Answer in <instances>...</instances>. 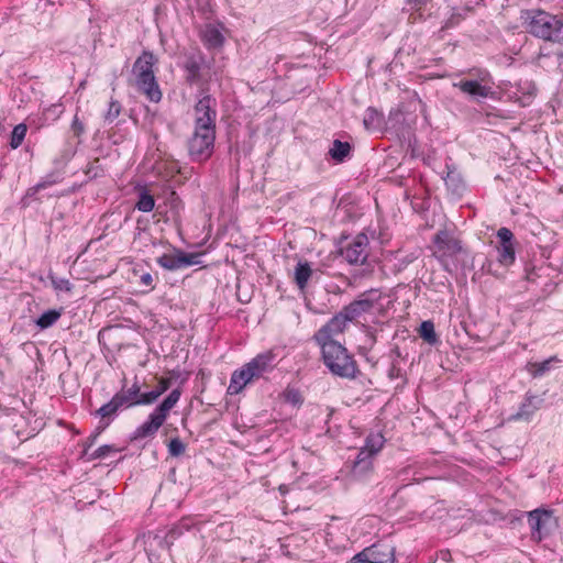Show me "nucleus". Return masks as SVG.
Returning <instances> with one entry per match:
<instances>
[{"label":"nucleus","instance_id":"nucleus-1","mask_svg":"<svg viewBox=\"0 0 563 563\" xmlns=\"http://www.w3.org/2000/svg\"><path fill=\"white\" fill-rule=\"evenodd\" d=\"M322 360L331 374L341 378L353 379L358 374L357 363L341 343L319 345Z\"/></svg>","mask_w":563,"mask_h":563},{"label":"nucleus","instance_id":"nucleus-2","mask_svg":"<svg viewBox=\"0 0 563 563\" xmlns=\"http://www.w3.org/2000/svg\"><path fill=\"white\" fill-rule=\"evenodd\" d=\"M156 62L157 59L152 52L144 51L133 65L136 88L152 102H159L162 99V91L153 70Z\"/></svg>","mask_w":563,"mask_h":563},{"label":"nucleus","instance_id":"nucleus-3","mask_svg":"<svg viewBox=\"0 0 563 563\" xmlns=\"http://www.w3.org/2000/svg\"><path fill=\"white\" fill-rule=\"evenodd\" d=\"M530 34L551 42H563V21L544 11L532 12L528 22Z\"/></svg>","mask_w":563,"mask_h":563},{"label":"nucleus","instance_id":"nucleus-4","mask_svg":"<svg viewBox=\"0 0 563 563\" xmlns=\"http://www.w3.org/2000/svg\"><path fill=\"white\" fill-rule=\"evenodd\" d=\"M216 130L194 128L187 139L186 146L192 162L201 163L209 159L214 150Z\"/></svg>","mask_w":563,"mask_h":563},{"label":"nucleus","instance_id":"nucleus-5","mask_svg":"<svg viewBox=\"0 0 563 563\" xmlns=\"http://www.w3.org/2000/svg\"><path fill=\"white\" fill-rule=\"evenodd\" d=\"M217 117V100L207 89H201L192 109L194 128L216 130Z\"/></svg>","mask_w":563,"mask_h":563},{"label":"nucleus","instance_id":"nucleus-6","mask_svg":"<svg viewBox=\"0 0 563 563\" xmlns=\"http://www.w3.org/2000/svg\"><path fill=\"white\" fill-rule=\"evenodd\" d=\"M488 71L479 70L477 79H461L457 82H453V87L459 88L470 99L482 101L493 97L495 93L492 85L488 84Z\"/></svg>","mask_w":563,"mask_h":563},{"label":"nucleus","instance_id":"nucleus-7","mask_svg":"<svg viewBox=\"0 0 563 563\" xmlns=\"http://www.w3.org/2000/svg\"><path fill=\"white\" fill-rule=\"evenodd\" d=\"M347 324V319L342 311H340L314 333L313 340L318 345H324L325 343H339L334 340V336L343 333Z\"/></svg>","mask_w":563,"mask_h":563},{"label":"nucleus","instance_id":"nucleus-8","mask_svg":"<svg viewBox=\"0 0 563 563\" xmlns=\"http://www.w3.org/2000/svg\"><path fill=\"white\" fill-rule=\"evenodd\" d=\"M394 549L388 544H373L355 554L351 563H394Z\"/></svg>","mask_w":563,"mask_h":563},{"label":"nucleus","instance_id":"nucleus-9","mask_svg":"<svg viewBox=\"0 0 563 563\" xmlns=\"http://www.w3.org/2000/svg\"><path fill=\"white\" fill-rule=\"evenodd\" d=\"M199 256L198 253H185L179 249H174V253L159 256L157 263L167 271H177L199 264Z\"/></svg>","mask_w":563,"mask_h":563},{"label":"nucleus","instance_id":"nucleus-10","mask_svg":"<svg viewBox=\"0 0 563 563\" xmlns=\"http://www.w3.org/2000/svg\"><path fill=\"white\" fill-rule=\"evenodd\" d=\"M552 511L544 509H534L528 514V525L531 529L533 539L541 540L554 525Z\"/></svg>","mask_w":563,"mask_h":563},{"label":"nucleus","instance_id":"nucleus-11","mask_svg":"<svg viewBox=\"0 0 563 563\" xmlns=\"http://www.w3.org/2000/svg\"><path fill=\"white\" fill-rule=\"evenodd\" d=\"M368 239L365 234L356 235L340 250L341 256L350 264H363L367 258Z\"/></svg>","mask_w":563,"mask_h":563},{"label":"nucleus","instance_id":"nucleus-12","mask_svg":"<svg viewBox=\"0 0 563 563\" xmlns=\"http://www.w3.org/2000/svg\"><path fill=\"white\" fill-rule=\"evenodd\" d=\"M498 246H497V260L503 266H509L514 264L516 260L515 246H514V233L508 228H500L497 231Z\"/></svg>","mask_w":563,"mask_h":563},{"label":"nucleus","instance_id":"nucleus-13","mask_svg":"<svg viewBox=\"0 0 563 563\" xmlns=\"http://www.w3.org/2000/svg\"><path fill=\"white\" fill-rule=\"evenodd\" d=\"M206 67V57L202 53L198 52L187 55L184 62L186 81L190 85L200 84L203 80Z\"/></svg>","mask_w":563,"mask_h":563},{"label":"nucleus","instance_id":"nucleus-14","mask_svg":"<svg viewBox=\"0 0 563 563\" xmlns=\"http://www.w3.org/2000/svg\"><path fill=\"white\" fill-rule=\"evenodd\" d=\"M374 292V290H371L368 294H363L357 299L343 307L341 311L349 322L356 321L361 316L372 311L378 300V298L368 297V295H373Z\"/></svg>","mask_w":563,"mask_h":563},{"label":"nucleus","instance_id":"nucleus-15","mask_svg":"<svg viewBox=\"0 0 563 563\" xmlns=\"http://www.w3.org/2000/svg\"><path fill=\"white\" fill-rule=\"evenodd\" d=\"M165 421L166 420L155 411L151 412L148 419L135 429L131 440L137 441L146 438H153Z\"/></svg>","mask_w":563,"mask_h":563},{"label":"nucleus","instance_id":"nucleus-16","mask_svg":"<svg viewBox=\"0 0 563 563\" xmlns=\"http://www.w3.org/2000/svg\"><path fill=\"white\" fill-rule=\"evenodd\" d=\"M165 421L166 420L155 411L151 412L148 419L135 429L131 440L137 441L146 438H153Z\"/></svg>","mask_w":563,"mask_h":563},{"label":"nucleus","instance_id":"nucleus-17","mask_svg":"<svg viewBox=\"0 0 563 563\" xmlns=\"http://www.w3.org/2000/svg\"><path fill=\"white\" fill-rule=\"evenodd\" d=\"M256 380L254 372L245 364L242 368L236 369L232 373L228 393L230 395H236L250 383Z\"/></svg>","mask_w":563,"mask_h":563},{"label":"nucleus","instance_id":"nucleus-18","mask_svg":"<svg viewBox=\"0 0 563 563\" xmlns=\"http://www.w3.org/2000/svg\"><path fill=\"white\" fill-rule=\"evenodd\" d=\"M274 360V353L268 351L256 355L249 363H246V365L250 367L252 372H254L255 378L258 379L263 377L264 374L273 371V368L275 367Z\"/></svg>","mask_w":563,"mask_h":563},{"label":"nucleus","instance_id":"nucleus-19","mask_svg":"<svg viewBox=\"0 0 563 563\" xmlns=\"http://www.w3.org/2000/svg\"><path fill=\"white\" fill-rule=\"evenodd\" d=\"M542 399L538 398L533 395H526L523 401L521 402L519 410L511 415L508 420L510 421H530L532 416L540 408V404Z\"/></svg>","mask_w":563,"mask_h":563},{"label":"nucleus","instance_id":"nucleus-20","mask_svg":"<svg viewBox=\"0 0 563 563\" xmlns=\"http://www.w3.org/2000/svg\"><path fill=\"white\" fill-rule=\"evenodd\" d=\"M433 243L435 244L437 252L442 255L452 256L461 251V245L448 231H439L434 238Z\"/></svg>","mask_w":563,"mask_h":563},{"label":"nucleus","instance_id":"nucleus-21","mask_svg":"<svg viewBox=\"0 0 563 563\" xmlns=\"http://www.w3.org/2000/svg\"><path fill=\"white\" fill-rule=\"evenodd\" d=\"M201 41L208 49L222 47L224 44V36L219 25L206 24L200 32Z\"/></svg>","mask_w":563,"mask_h":563},{"label":"nucleus","instance_id":"nucleus-22","mask_svg":"<svg viewBox=\"0 0 563 563\" xmlns=\"http://www.w3.org/2000/svg\"><path fill=\"white\" fill-rule=\"evenodd\" d=\"M140 395V386L137 382H135L131 387L129 388H122L120 391H118L114 396L119 400V405H121L123 408H130L137 406V399Z\"/></svg>","mask_w":563,"mask_h":563},{"label":"nucleus","instance_id":"nucleus-23","mask_svg":"<svg viewBox=\"0 0 563 563\" xmlns=\"http://www.w3.org/2000/svg\"><path fill=\"white\" fill-rule=\"evenodd\" d=\"M312 275V268L308 262L299 261L295 267L294 280L300 290H305Z\"/></svg>","mask_w":563,"mask_h":563},{"label":"nucleus","instance_id":"nucleus-24","mask_svg":"<svg viewBox=\"0 0 563 563\" xmlns=\"http://www.w3.org/2000/svg\"><path fill=\"white\" fill-rule=\"evenodd\" d=\"M181 391L176 388L153 410L159 415L163 419H167L169 411L176 406L180 399Z\"/></svg>","mask_w":563,"mask_h":563},{"label":"nucleus","instance_id":"nucleus-25","mask_svg":"<svg viewBox=\"0 0 563 563\" xmlns=\"http://www.w3.org/2000/svg\"><path fill=\"white\" fill-rule=\"evenodd\" d=\"M352 146L349 142H342L334 140L332 146L329 150L331 158L338 163L344 162L351 154Z\"/></svg>","mask_w":563,"mask_h":563},{"label":"nucleus","instance_id":"nucleus-26","mask_svg":"<svg viewBox=\"0 0 563 563\" xmlns=\"http://www.w3.org/2000/svg\"><path fill=\"white\" fill-rule=\"evenodd\" d=\"M63 308L60 309H49L43 312L35 321V324L41 329H47L55 324L58 319L62 317Z\"/></svg>","mask_w":563,"mask_h":563},{"label":"nucleus","instance_id":"nucleus-27","mask_svg":"<svg viewBox=\"0 0 563 563\" xmlns=\"http://www.w3.org/2000/svg\"><path fill=\"white\" fill-rule=\"evenodd\" d=\"M121 408L123 407L119 405V400L113 396L109 402L104 404L96 411V416L101 418L100 423L106 422L104 419H108L107 421L110 422L111 418H113Z\"/></svg>","mask_w":563,"mask_h":563},{"label":"nucleus","instance_id":"nucleus-28","mask_svg":"<svg viewBox=\"0 0 563 563\" xmlns=\"http://www.w3.org/2000/svg\"><path fill=\"white\" fill-rule=\"evenodd\" d=\"M418 332H419L420 338L423 339L427 343H429L431 345H434L439 342V338L434 330V324L430 320L423 321L420 324Z\"/></svg>","mask_w":563,"mask_h":563},{"label":"nucleus","instance_id":"nucleus-29","mask_svg":"<svg viewBox=\"0 0 563 563\" xmlns=\"http://www.w3.org/2000/svg\"><path fill=\"white\" fill-rule=\"evenodd\" d=\"M555 361V357H550L543 362L529 363L528 371L533 377L543 376L547 372L550 371L551 364Z\"/></svg>","mask_w":563,"mask_h":563},{"label":"nucleus","instance_id":"nucleus-30","mask_svg":"<svg viewBox=\"0 0 563 563\" xmlns=\"http://www.w3.org/2000/svg\"><path fill=\"white\" fill-rule=\"evenodd\" d=\"M135 207L142 212H151L155 207V199L146 189H143L139 194Z\"/></svg>","mask_w":563,"mask_h":563},{"label":"nucleus","instance_id":"nucleus-31","mask_svg":"<svg viewBox=\"0 0 563 563\" xmlns=\"http://www.w3.org/2000/svg\"><path fill=\"white\" fill-rule=\"evenodd\" d=\"M187 530H189V525L186 521H180L169 529L165 537V542L170 547Z\"/></svg>","mask_w":563,"mask_h":563},{"label":"nucleus","instance_id":"nucleus-32","mask_svg":"<svg viewBox=\"0 0 563 563\" xmlns=\"http://www.w3.org/2000/svg\"><path fill=\"white\" fill-rule=\"evenodd\" d=\"M26 131H27V128L24 123H20L13 128V131L11 133V139H10L11 148L15 150L22 144V142L26 135Z\"/></svg>","mask_w":563,"mask_h":563},{"label":"nucleus","instance_id":"nucleus-33","mask_svg":"<svg viewBox=\"0 0 563 563\" xmlns=\"http://www.w3.org/2000/svg\"><path fill=\"white\" fill-rule=\"evenodd\" d=\"M373 468V461L355 460L352 467V475L355 478L366 476Z\"/></svg>","mask_w":563,"mask_h":563},{"label":"nucleus","instance_id":"nucleus-34","mask_svg":"<svg viewBox=\"0 0 563 563\" xmlns=\"http://www.w3.org/2000/svg\"><path fill=\"white\" fill-rule=\"evenodd\" d=\"M48 278L51 279L52 286L56 291H71L73 284L67 278L58 277L53 273L48 274Z\"/></svg>","mask_w":563,"mask_h":563},{"label":"nucleus","instance_id":"nucleus-35","mask_svg":"<svg viewBox=\"0 0 563 563\" xmlns=\"http://www.w3.org/2000/svg\"><path fill=\"white\" fill-rule=\"evenodd\" d=\"M384 445V437L380 433H371L365 441V446L374 454L380 451Z\"/></svg>","mask_w":563,"mask_h":563},{"label":"nucleus","instance_id":"nucleus-36","mask_svg":"<svg viewBox=\"0 0 563 563\" xmlns=\"http://www.w3.org/2000/svg\"><path fill=\"white\" fill-rule=\"evenodd\" d=\"M186 450L185 444L179 438H174L168 443V453L174 456H180Z\"/></svg>","mask_w":563,"mask_h":563},{"label":"nucleus","instance_id":"nucleus-37","mask_svg":"<svg viewBox=\"0 0 563 563\" xmlns=\"http://www.w3.org/2000/svg\"><path fill=\"white\" fill-rule=\"evenodd\" d=\"M121 112V104L117 100H111L109 103L108 111L104 115L106 121L113 122Z\"/></svg>","mask_w":563,"mask_h":563},{"label":"nucleus","instance_id":"nucleus-38","mask_svg":"<svg viewBox=\"0 0 563 563\" xmlns=\"http://www.w3.org/2000/svg\"><path fill=\"white\" fill-rule=\"evenodd\" d=\"M158 397H159V391H154V389L148 393L140 391L139 399L136 402H137V406L151 405V404L155 402L158 399Z\"/></svg>","mask_w":563,"mask_h":563},{"label":"nucleus","instance_id":"nucleus-39","mask_svg":"<svg viewBox=\"0 0 563 563\" xmlns=\"http://www.w3.org/2000/svg\"><path fill=\"white\" fill-rule=\"evenodd\" d=\"M63 111H64L63 104L55 103V104L49 106L47 109H45L44 115H45L46 120H48V119L56 120L59 118V115L63 113Z\"/></svg>","mask_w":563,"mask_h":563},{"label":"nucleus","instance_id":"nucleus-40","mask_svg":"<svg viewBox=\"0 0 563 563\" xmlns=\"http://www.w3.org/2000/svg\"><path fill=\"white\" fill-rule=\"evenodd\" d=\"M71 132L74 136L80 137L85 133V125L84 123L78 119L77 115L74 117L73 123H71Z\"/></svg>","mask_w":563,"mask_h":563},{"label":"nucleus","instance_id":"nucleus-41","mask_svg":"<svg viewBox=\"0 0 563 563\" xmlns=\"http://www.w3.org/2000/svg\"><path fill=\"white\" fill-rule=\"evenodd\" d=\"M112 450L110 445H101L93 453L92 459H101L108 455V453Z\"/></svg>","mask_w":563,"mask_h":563},{"label":"nucleus","instance_id":"nucleus-42","mask_svg":"<svg viewBox=\"0 0 563 563\" xmlns=\"http://www.w3.org/2000/svg\"><path fill=\"white\" fill-rule=\"evenodd\" d=\"M109 426V421L100 423L97 431L88 438V446L92 445L99 434Z\"/></svg>","mask_w":563,"mask_h":563},{"label":"nucleus","instance_id":"nucleus-43","mask_svg":"<svg viewBox=\"0 0 563 563\" xmlns=\"http://www.w3.org/2000/svg\"><path fill=\"white\" fill-rule=\"evenodd\" d=\"M374 453L371 452V450H367L366 448H362L356 456V460L362 461H373Z\"/></svg>","mask_w":563,"mask_h":563},{"label":"nucleus","instance_id":"nucleus-44","mask_svg":"<svg viewBox=\"0 0 563 563\" xmlns=\"http://www.w3.org/2000/svg\"><path fill=\"white\" fill-rule=\"evenodd\" d=\"M56 183H57V180H56L55 176L53 174H51V175H47L42 181H40L37 184H38V187H41L42 189H45L47 187L53 186Z\"/></svg>","mask_w":563,"mask_h":563},{"label":"nucleus","instance_id":"nucleus-45","mask_svg":"<svg viewBox=\"0 0 563 563\" xmlns=\"http://www.w3.org/2000/svg\"><path fill=\"white\" fill-rule=\"evenodd\" d=\"M170 386V380L167 378H162L158 382V385L154 389V391H159V396L163 395Z\"/></svg>","mask_w":563,"mask_h":563},{"label":"nucleus","instance_id":"nucleus-46","mask_svg":"<svg viewBox=\"0 0 563 563\" xmlns=\"http://www.w3.org/2000/svg\"><path fill=\"white\" fill-rule=\"evenodd\" d=\"M286 398L288 401L292 402V404H298L300 402V394L295 390V389H288L287 393H286Z\"/></svg>","mask_w":563,"mask_h":563},{"label":"nucleus","instance_id":"nucleus-47","mask_svg":"<svg viewBox=\"0 0 563 563\" xmlns=\"http://www.w3.org/2000/svg\"><path fill=\"white\" fill-rule=\"evenodd\" d=\"M99 159H96L95 162L90 163L88 168L86 169V174L89 176V177H97L98 176V164Z\"/></svg>","mask_w":563,"mask_h":563},{"label":"nucleus","instance_id":"nucleus-48","mask_svg":"<svg viewBox=\"0 0 563 563\" xmlns=\"http://www.w3.org/2000/svg\"><path fill=\"white\" fill-rule=\"evenodd\" d=\"M141 284L153 288V276L150 273H144L140 277Z\"/></svg>","mask_w":563,"mask_h":563},{"label":"nucleus","instance_id":"nucleus-49","mask_svg":"<svg viewBox=\"0 0 563 563\" xmlns=\"http://www.w3.org/2000/svg\"><path fill=\"white\" fill-rule=\"evenodd\" d=\"M40 190H42V188L38 187V184H36L35 186L27 189L25 197L34 198Z\"/></svg>","mask_w":563,"mask_h":563},{"label":"nucleus","instance_id":"nucleus-50","mask_svg":"<svg viewBox=\"0 0 563 563\" xmlns=\"http://www.w3.org/2000/svg\"><path fill=\"white\" fill-rule=\"evenodd\" d=\"M460 18H455V15H452L446 22H445V27H453L457 22H459Z\"/></svg>","mask_w":563,"mask_h":563},{"label":"nucleus","instance_id":"nucleus-51","mask_svg":"<svg viewBox=\"0 0 563 563\" xmlns=\"http://www.w3.org/2000/svg\"><path fill=\"white\" fill-rule=\"evenodd\" d=\"M553 56L556 59L559 66H561L563 64V52H555Z\"/></svg>","mask_w":563,"mask_h":563},{"label":"nucleus","instance_id":"nucleus-52","mask_svg":"<svg viewBox=\"0 0 563 563\" xmlns=\"http://www.w3.org/2000/svg\"><path fill=\"white\" fill-rule=\"evenodd\" d=\"M398 373H399V369L396 368V367H393L390 371H389V376L393 378L395 376H398Z\"/></svg>","mask_w":563,"mask_h":563},{"label":"nucleus","instance_id":"nucleus-53","mask_svg":"<svg viewBox=\"0 0 563 563\" xmlns=\"http://www.w3.org/2000/svg\"><path fill=\"white\" fill-rule=\"evenodd\" d=\"M453 180H454L453 177L448 175V177L445 178V184L450 187V186H452Z\"/></svg>","mask_w":563,"mask_h":563},{"label":"nucleus","instance_id":"nucleus-54","mask_svg":"<svg viewBox=\"0 0 563 563\" xmlns=\"http://www.w3.org/2000/svg\"><path fill=\"white\" fill-rule=\"evenodd\" d=\"M462 188H463V184H459V185H456V186H455L454 190H456V191H457V190H460V189H462Z\"/></svg>","mask_w":563,"mask_h":563}]
</instances>
